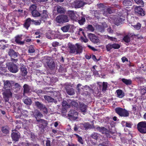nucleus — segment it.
Wrapping results in <instances>:
<instances>
[{
    "mask_svg": "<svg viewBox=\"0 0 146 146\" xmlns=\"http://www.w3.org/2000/svg\"><path fill=\"white\" fill-rule=\"evenodd\" d=\"M68 50L71 53H74L76 54H80L82 51V47L80 44L76 43L75 45L71 43L68 44Z\"/></svg>",
    "mask_w": 146,
    "mask_h": 146,
    "instance_id": "nucleus-1",
    "label": "nucleus"
},
{
    "mask_svg": "<svg viewBox=\"0 0 146 146\" xmlns=\"http://www.w3.org/2000/svg\"><path fill=\"white\" fill-rule=\"evenodd\" d=\"M91 3V1L90 0H86L85 1H79L72 3V7L75 8H79L82 7L85 4H89Z\"/></svg>",
    "mask_w": 146,
    "mask_h": 146,
    "instance_id": "nucleus-2",
    "label": "nucleus"
},
{
    "mask_svg": "<svg viewBox=\"0 0 146 146\" xmlns=\"http://www.w3.org/2000/svg\"><path fill=\"white\" fill-rule=\"evenodd\" d=\"M116 112L121 117H127L129 115L128 112L125 109L121 108H117L115 109Z\"/></svg>",
    "mask_w": 146,
    "mask_h": 146,
    "instance_id": "nucleus-3",
    "label": "nucleus"
},
{
    "mask_svg": "<svg viewBox=\"0 0 146 146\" xmlns=\"http://www.w3.org/2000/svg\"><path fill=\"white\" fill-rule=\"evenodd\" d=\"M138 131L142 133H146V121L139 122L137 125Z\"/></svg>",
    "mask_w": 146,
    "mask_h": 146,
    "instance_id": "nucleus-4",
    "label": "nucleus"
},
{
    "mask_svg": "<svg viewBox=\"0 0 146 146\" xmlns=\"http://www.w3.org/2000/svg\"><path fill=\"white\" fill-rule=\"evenodd\" d=\"M56 21L59 23H64L69 21L68 17L66 15H59L56 18Z\"/></svg>",
    "mask_w": 146,
    "mask_h": 146,
    "instance_id": "nucleus-5",
    "label": "nucleus"
},
{
    "mask_svg": "<svg viewBox=\"0 0 146 146\" xmlns=\"http://www.w3.org/2000/svg\"><path fill=\"white\" fill-rule=\"evenodd\" d=\"M68 116L69 119L71 120H75L78 117V113L74 110H71L68 112Z\"/></svg>",
    "mask_w": 146,
    "mask_h": 146,
    "instance_id": "nucleus-6",
    "label": "nucleus"
},
{
    "mask_svg": "<svg viewBox=\"0 0 146 146\" xmlns=\"http://www.w3.org/2000/svg\"><path fill=\"white\" fill-rule=\"evenodd\" d=\"M9 70L13 73H16L18 71V68L17 66L15 64L11 63L7 66Z\"/></svg>",
    "mask_w": 146,
    "mask_h": 146,
    "instance_id": "nucleus-7",
    "label": "nucleus"
},
{
    "mask_svg": "<svg viewBox=\"0 0 146 146\" xmlns=\"http://www.w3.org/2000/svg\"><path fill=\"white\" fill-rule=\"evenodd\" d=\"M3 97L6 102H8L9 98L12 96V93L10 89H7L3 93Z\"/></svg>",
    "mask_w": 146,
    "mask_h": 146,
    "instance_id": "nucleus-8",
    "label": "nucleus"
},
{
    "mask_svg": "<svg viewBox=\"0 0 146 146\" xmlns=\"http://www.w3.org/2000/svg\"><path fill=\"white\" fill-rule=\"evenodd\" d=\"M89 37L90 40L94 43H98L100 41L99 39L94 34H90L89 35Z\"/></svg>",
    "mask_w": 146,
    "mask_h": 146,
    "instance_id": "nucleus-9",
    "label": "nucleus"
},
{
    "mask_svg": "<svg viewBox=\"0 0 146 146\" xmlns=\"http://www.w3.org/2000/svg\"><path fill=\"white\" fill-rule=\"evenodd\" d=\"M74 27L73 25H68L62 27L61 29L64 32H66L68 31L69 29L72 30Z\"/></svg>",
    "mask_w": 146,
    "mask_h": 146,
    "instance_id": "nucleus-10",
    "label": "nucleus"
},
{
    "mask_svg": "<svg viewBox=\"0 0 146 146\" xmlns=\"http://www.w3.org/2000/svg\"><path fill=\"white\" fill-rule=\"evenodd\" d=\"M135 12L139 15L144 16L145 15L144 11L142 8L139 7H136L135 8Z\"/></svg>",
    "mask_w": 146,
    "mask_h": 146,
    "instance_id": "nucleus-11",
    "label": "nucleus"
},
{
    "mask_svg": "<svg viewBox=\"0 0 146 146\" xmlns=\"http://www.w3.org/2000/svg\"><path fill=\"white\" fill-rule=\"evenodd\" d=\"M35 105L37 108L40 109V110L42 109H44L45 112L47 111L46 108L45 107V106L41 103L38 101H36L35 102Z\"/></svg>",
    "mask_w": 146,
    "mask_h": 146,
    "instance_id": "nucleus-12",
    "label": "nucleus"
},
{
    "mask_svg": "<svg viewBox=\"0 0 146 146\" xmlns=\"http://www.w3.org/2000/svg\"><path fill=\"white\" fill-rule=\"evenodd\" d=\"M47 65L50 69H53L55 67V64L54 61L51 59L47 60L46 62Z\"/></svg>",
    "mask_w": 146,
    "mask_h": 146,
    "instance_id": "nucleus-13",
    "label": "nucleus"
},
{
    "mask_svg": "<svg viewBox=\"0 0 146 146\" xmlns=\"http://www.w3.org/2000/svg\"><path fill=\"white\" fill-rule=\"evenodd\" d=\"M20 136V133H19L13 132L11 134V136L13 140L16 142L18 141Z\"/></svg>",
    "mask_w": 146,
    "mask_h": 146,
    "instance_id": "nucleus-14",
    "label": "nucleus"
},
{
    "mask_svg": "<svg viewBox=\"0 0 146 146\" xmlns=\"http://www.w3.org/2000/svg\"><path fill=\"white\" fill-rule=\"evenodd\" d=\"M44 98L45 99L47 100L48 102H54L55 104L57 103V101L56 100L51 98L50 96L44 95Z\"/></svg>",
    "mask_w": 146,
    "mask_h": 146,
    "instance_id": "nucleus-15",
    "label": "nucleus"
},
{
    "mask_svg": "<svg viewBox=\"0 0 146 146\" xmlns=\"http://www.w3.org/2000/svg\"><path fill=\"white\" fill-rule=\"evenodd\" d=\"M22 35H18L15 37V41L18 44H24L23 41H21L22 40Z\"/></svg>",
    "mask_w": 146,
    "mask_h": 146,
    "instance_id": "nucleus-16",
    "label": "nucleus"
},
{
    "mask_svg": "<svg viewBox=\"0 0 146 146\" xmlns=\"http://www.w3.org/2000/svg\"><path fill=\"white\" fill-rule=\"evenodd\" d=\"M13 82L9 80H4V88H6L10 87L12 86V83Z\"/></svg>",
    "mask_w": 146,
    "mask_h": 146,
    "instance_id": "nucleus-17",
    "label": "nucleus"
},
{
    "mask_svg": "<svg viewBox=\"0 0 146 146\" xmlns=\"http://www.w3.org/2000/svg\"><path fill=\"white\" fill-rule=\"evenodd\" d=\"M41 20L44 21V22L48 17V15L47 13V11L46 10L43 11L42 13L41 14Z\"/></svg>",
    "mask_w": 146,
    "mask_h": 146,
    "instance_id": "nucleus-18",
    "label": "nucleus"
},
{
    "mask_svg": "<svg viewBox=\"0 0 146 146\" xmlns=\"http://www.w3.org/2000/svg\"><path fill=\"white\" fill-rule=\"evenodd\" d=\"M124 19L120 17H118L115 19L114 24L117 26H118L121 24L124 21Z\"/></svg>",
    "mask_w": 146,
    "mask_h": 146,
    "instance_id": "nucleus-19",
    "label": "nucleus"
},
{
    "mask_svg": "<svg viewBox=\"0 0 146 146\" xmlns=\"http://www.w3.org/2000/svg\"><path fill=\"white\" fill-rule=\"evenodd\" d=\"M135 35L133 34H128L127 35H126L124 36L123 40L126 42H129L130 40V36H133V35Z\"/></svg>",
    "mask_w": 146,
    "mask_h": 146,
    "instance_id": "nucleus-20",
    "label": "nucleus"
},
{
    "mask_svg": "<svg viewBox=\"0 0 146 146\" xmlns=\"http://www.w3.org/2000/svg\"><path fill=\"white\" fill-rule=\"evenodd\" d=\"M31 22H32V20L30 18L27 19L24 25L25 27L27 29L30 26Z\"/></svg>",
    "mask_w": 146,
    "mask_h": 146,
    "instance_id": "nucleus-21",
    "label": "nucleus"
},
{
    "mask_svg": "<svg viewBox=\"0 0 146 146\" xmlns=\"http://www.w3.org/2000/svg\"><path fill=\"white\" fill-rule=\"evenodd\" d=\"M37 121L43 126H46L47 125V121L43 119H37Z\"/></svg>",
    "mask_w": 146,
    "mask_h": 146,
    "instance_id": "nucleus-22",
    "label": "nucleus"
},
{
    "mask_svg": "<svg viewBox=\"0 0 146 146\" xmlns=\"http://www.w3.org/2000/svg\"><path fill=\"white\" fill-rule=\"evenodd\" d=\"M96 129L102 133H106L108 132V130L104 127H97Z\"/></svg>",
    "mask_w": 146,
    "mask_h": 146,
    "instance_id": "nucleus-23",
    "label": "nucleus"
},
{
    "mask_svg": "<svg viewBox=\"0 0 146 146\" xmlns=\"http://www.w3.org/2000/svg\"><path fill=\"white\" fill-rule=\"evenodd\" d=\"M34 115L36 119V120L37 119H38V117H43V115L39 111L37 110L35 111L34 113Z\"/></svg>",
    "mask_w": 146,
    "mask_h": 146,
    "instance_id": "nucleus-24",
    "label": "nucleus"
},
{
    "mask_svg": "<svg viewBox=\"0 0 146 146\" xmlns=\"http://www.w3.org/2000/svg\"><path fill=\"white\" fill-rule=\"evenodd\" d=\"M80 108L82 111L85 112L86 111L87 107L83 103H80Z\"/></svg>",
    "mask_w": 146,
    "mask_h": 146,
    "instance_id": "nucleus-25",
    "label": "nucleus"
},
{
    "mask_svg": "<svg viewBox=\"0 0 146 146\" xmlns=\"http://www.w3.org/2000/svg\"><path fill=\"white\" fill-rule=\"evenodd\" d=\"M56 10L59 13H63L65 11V9L61 6L58 5L56 6Z\"/></svg>",
    "mask_w": 146,
    "mask_h": 146,
    "instance_id": "nucleus-26",
    "label": "nucleus"
},
{
    "mask_svg": "<svg viewBox=\"0 0 146 146\" xmlns=\"http://www.w3.org/2000/svg\"><path fill=\"white\" fill-rule=\"evenodd\" d=\"M116 92L117 95V97L119 98H122L124 96V93L121 90H117Z\"/></svg>",
    "mask_w": 146,
    "mask_h": 146,
    "instance_id": "nucleus-27",
    "label": "nucleus"
},
{
    "mask_svg": "<svg viewBox=\"0 0 146 146\" xmlns=\"http://www.w3.org/2000/svg\"><path fill=\"white\" fill-rule=\"evenodd\" d=\"M68 13L70 18L73 20H75L76 19V17L74 12L72 11H68Z\"/></svg>",
    "mask_w": 146,
    "mask_h": 146,
    "instance_id": "nucleus-28",
    "label": "nucleus"
},
{
    "mask_svg": "<svg viewBox=\"0 0 146 146\" xmlns=\"http://www.w3.org/2000/svg\"><path fill=\"white\" fill-rule=\"evenodd\" d=\"M123 4L125 6H131L132 4L131 0H124L123 2Z\"/></svg>",
    "mask_w": 146,
    "mask_h": 146,
    "instance_id": "nucleus-29",
    "label": "nucleus"
},
{
    "mask_svg": "<svg viewBox=\"0 0 146 146\" xmlns=\"http://www.w3.org/2000/svg\"><path fill=\"white\" fill-rule=\"evenodd\" d=\"M24 88V95L25 93H28L29 92L30 90L29 87L28 85L25 84L23 86Z\"/></svg>",
    "mask_w": 146,
    "mask_h": 146,
    "instance_id": "nucleus-30",
    "label": "nucleus"
},
{
    "mask_svg": "<svg viewBox=\"0 0 146 146\" xmlns=\"http://www.w3.org/2000/svg\"><path fill=\"white\" fill-rule=\"evenodd\" d=\"M122 81L127 85H130L131 84L132 81L130 79H127L125 78L121 79Z\"/></svg>",
    "mask_w": 146,
    "mask_h": 146,
    "instance_id": "nucleus-31",
    "label": "nucleus"
},
{
    "mask_svg": "<svg viewBox=\"0 0 146 146\" xmlns=\"http://www.w3.org/2000/svg\"><path fill=\"white\" fill-rule=\"evenodd\" d=\"M31 13L32 16L34 17H38L40 15V13L36 10L32 11Z\"/></svg>",
    "mask_w": 146,
    "mask_h": 146,
    "instance_id": "nucleus-32",
    "label": "nucleus"
},
{
    "mask_svg": "<svg viewBox=\"0 0 146 146\" xmlns=\"http://www.w3.org/2000/svg\"><path fill=\"white\" fill-rule=\"evenodd\" d=\"M66 92L68 94L70 95H73L75 93L74 89L72 88L66 89Z\"/></svg>",
    "mask_w": 146,
    "mask_h": 146,
    "instance_id": "nucleus-33",
    "label": "nucleus"
},
{
    "mask_svg": "<svg viewBox=\"0 0 146 146\" xmlns=\"http://www.w3.org/2000/svg\"><path fill=\"white\" fill-rule=\"evenodd\" d=\"M74 135L76 136L77 138L78 141L81 144H83L84 143L83 140L82 139V138L78 135V134H75Z\"/></svg>",
    "mask_w": 146,
    "mask_h": 146,
    "instance_id": "nucleus-34",
    "label": "nucleus"
},
{
    "mask_svg": "<svg viewBox=\"0 0 146 146\" xmlns=\"http://www.w3.org/2000/svg\"><path fill=\"white\" fill-rule=\"evenodd\" d=\"M23 102L25 104L27 105L31 104L32 103L31 100L28 98H26L24 99L23 100Z\"/></svg>",
    "mask_w": 146,
    "mask_h": 146,
    "instance_id": "nucleus-35",
    "label": "nucleus"
},
{
    "mask_svg": "<svg viewBox=\"0 0 146 146\" xmlns=\"http://www.w3.org/2000/svg\"><path fill=\"white\" fill-rule=\"evenodd\" d=\"M111 46L112 48L114 49H118L120 47V46L119 44L116 43H111Z\"/></svg>",
    "mask_w": 146,
    "mask_h": 146,
    "instance_id": "nucleus-36",
    "label": "nucleus"
},
{
    "mask_svg": "<svg viewBox=\"0 0 146 146\" xmlns=\"http://www.w3.org/2000/svg\"><path fill=\"white\" fill-rule=\"evenodd\" d=\"M2 41L3 42H4L5 43H6L7 42L5 40H0V46H1V48L4 49H5V48H7L8 46L7 44L5 45H3L2 46L1 44H2L1 43V42Z\"/></svg>",
    "mask_w": 146,
    "mask_h": 146,
    "instance_id": "nucleus-37",
    "label": "nucleus"
},
{
    "mask_svg": "<svg viewBox=\"0 0 146 146\" xmlns=\"http://www.w3.org/2000/svg\"><path fill=\"white\" fill-rule=\"evenodd\" d=\"M21 69L23 75L24 76H25L27 74V71L26 68L24 66H22L21 68Z\"/></svg>",
    "mask_w": 146,
    "mask_h": 146,
    "instance_id": "nucleus-38",
    "label": "nucleus"
},
{
    "mask_svg": "<svg viewBox=\"0 0 146 146\" xmlns=\"http://www.w3.org/2000/svg\"><path fill=\"white\" fill-rule=\"evenodd\" d=\"M2 130L4 133L7 134L9 132V127L7 126H4L3 127Z\"/></svg>",
    "mask_w": 146,
    "mask_h": 146,
    "instance_id": "nucleus-39",
    "label": "nucleus"
},
{
    "mask_svg": "<svg viewBox=\"0 0 146 146\" xmlns=\"http://www.w3.org/2000/svg\"><path fill=\"white\" fill-rule=\"evenodd\" d=\"M34 47L32 46H29L28 48V52L29 53H32L35 52Z\"/></svg>",
    "mask_w": 146,
    "mask_h": 146,
    "instance_id": "nucleus-40",
    "label": "nucleus"
},
{
    "mask_svg": "<svg viewBox=\"0 0 146 146\" xmlns=\"http://www.w3.org/2000/svg\"><path fill=\"white\" fill-rule=\"evenodd\" d=\"M32 23L36 25H40L41 23V21L39 20L38 21H35L33 19L32 20Z\"/></svg>",
    "mask_w": 146,
    "mask_h": 146,
    "instance_id": "nucleus-41",
    "label": "nucleus"
},
{
    "mask_svg": "<svg viewBox=\"0 0 146 146\" xmlns=\"http://www.w3.org/2000/svg\"><path fill=\"white\" fill-rule=\"evenodd\" d=\"M106 49L107 51L110 52L112 49L111 46V43H109L106 46Z\"/></svg>",
    "mask_w": 146,
    "mask_h": 146,
    "instance_id": "nucleus-42",
    "label": "nucleus"
},
{
    "mask_svg": "<svg viewBox=\"0 0 146 146\" xmlns=\"http://www.w3.org/2000/svg\"><path fill=\"white\" fill-rule=\"evenodd\" d=\"M36 6L35 5L33 4L31 5L29 8V9L31 11V12L34 11L36 10Z\"/></svg>",
    "mask_w": 146,
    "mask_h": 146,
    "instance_id": "nucleus-43",
    "label": "nucleus"
},
{
    "mask_svg": "<svg viewBox=\"0 0 146 146\" xmlns=\"http://www.w3.org/2000/svg\"><path fill=\"white\" fill-rule=\"evenodd\" d=\"M132 26L133 27L134 29L137 30H139L141 26V24L139 23H137V24L135 25H132Z\"/></svg>",
    "mask_w": 146,
    "mask_h": 146,
    "instance_id": "nucleus-44",
    "label": "nucleus"
},
{
    "mask_svg": "<svg viewBox=\"0 0 146 146\" xmlns=\"http://www.w3.org/2000/svg\"><path fill=\"white\" fill-rule=\"evenodd\" d=\"M95 66H93L91 69V70L93 72L94 74L98 75V72L96 70L95 68Z\"/></svg>",
    "mask_w": 146,
    "mask_h": 146,
    "instance_id": "nucleus-45",
    "label": "nucleus"
},
{
    "mask_svg": "<svg viewBox=\"0 0 146 146\" xmlns=\"http://www.w3.org/2000/svg\"><path fill=\"white\" fill-rule=\"evenodd\" d=\"M82 34H83V35H84V37H82V36L81 37V39L84 42L86 43L88 41V40L86 38V37L85 36V35L84 34V32L83 31H82Z\"/></svg>",
    "mask_w": 146,
    "mask_h": 146,
    "instance_id": "nucleus-46",
    "label": "nucleus"
},
{
    "mask_svg": "<svg viewBox=\"0 0 146 146\" xmlns=\"http://www.w3.org/2000/svg\"><path fill=\"white\" fill-rule=\"evenodd\" d=\"M108 83L107 82H104L103 83V91H106L108 86Z\"/></svg>",
    "mask_w": 146,
    "mask_h": 146,
    "instance_id": "nucleus-47",
    "label": "nucleus"
},
{
    "mask_svg": "<svg viewBox=\"0 0 146 146\" xmlns=\"http://www.w3.org/2000/svg\"><path fill=\"white\" fill-rule=\"evenodd\" d=\"M62 106L64 107H65L66 108H68L70 106L66 101H64L62 102Z\"/></svg>",
    "mask_w": 146,
    "mask_h": 146,
    "instance_id": "nucleus-48",
    "label": "nucleus"
},
{
    "mask_svg": "<svg viewBox=\"0 0 146 146\" xmlns=\"http://www.w3.org/2000/svg\"><path fill=\"white\" fill-rule=\"evenodd\" d=\"M98 134L95 133H92L91 135L92 138L95 139H97L98 138Z\"/></svg>",
    "mask_w": 146,
    "mask_h": 146,
    "instance_id": "nucleus-49",
    "label": "nucleus"
},
{
    "mask_svg": "<svg viewBox=\"0 0 146 146\" xmlns=\"http://www.w3.org/2000/svg\"><path fill=\"white\" fill-rule=\"evenodd\" d=\"M85 21V18L84 17H82V19L80 20H79L78 21V23L80 25L83 24L84 23Z\"/></svg>",
    "mask_w": 146,
    "mask_h": 146,
    "instance_id": "nucleus-50",
    "label": "nucleus"
},
{
    "mask_svg": "<svg viewBox=\"0 0 146 146\" xmlns=\"http://www.w3.org/2000/svg\"><path fill=\"white\" fill-rule=\"evenodd\" d=\"M107 36L108 37V39L110 40L111 41H114L115 42H117V39L113 37H111L109 36Z\"/></svg>",
    "mask_w": 146,
    "mask_h": 146,
    "instance_id": "nucleus-51",
    "label": "nucleus"
},
{
    "mask_svg": "<svg viewBox=\"0 0 146 146\" xmlns=\"http://www.w3.org/2000/svg\"><path fill=\"white\" fill-rule=\"evenodd\" d=\"M15 52H15L13 49H9V51L8 52V54L11 57L13 54H15Z\"/></svg>",
    "mask_w": 146,
    "mask_h": 146,
    "instance_id": "nucleus-52",
    "label": "nucleus"
},
{
    "mask_svg": "<svg viewBox=\"0 0 146 146\" xmlns=\"http://www.w3.org/2000/svg\"><path fill=\"white\" fill-rule=\"evenodd\" d=\"M135 2L137 4L141 5H143V2L142 0H134Z\"/></svg>",
    "mask_w": 146,
    "mask_h": 146,
    "instance_id": "nucleus-53",
    "label": "nucleus"
},
{
    "mask_svg": "<svg viewBox=\"0 0 146 146\" xmlns=\"http://www.w3.org/2000/svg\"><path fill=\"white\" fill-rule=\"evenodd\" d=\"M83 125L86 129H88L90 127L91 125L88 123H86L84 124Z\"/></svg>",
    "mask_w": 146,
    "mask_h": 146,
    "instance_id": "nucleus-54",
    "label": "nucleus"
},
{
    "mask_svg": "<svg viewBox=\"0 0 146 146\" xmlns=\"http://www.w3.org/2000/svg\"><path fill=\"white\" fill-rule=\"evenodd\" d=\"M15 88L17 90H20L21 88V86L19 84L16 83L15 84Z\"/></svg>",
    "mask_w": 146,
    "mask_h": 146,
    "instance_id": "nucleus-55",
    "label": "nucleus"
},
{
    "mask_svg": "<svg viewBox=\"0 0 146 146\" xmlns=\"http://www.w3.org/2000/svg\"><path fill=\"white\" fill-rule=\"evenodd\" d=\"M87 28L89 30L92 32L94 31V29L92 25H88L87 27Z\"/></svg>",
    "mask_w": 146,
    "mask_h": 146,
    "instance_id": "nucleus-56",
    "label": "nucleus"
},
{
    "mask_svg": "<svg viewBox=\"0 0 146 146\" xmlns=\"http://www.w3.org/2000/svg\"><path fill=\"white\" fill-rule=\"evenodd\" d=\"M132 125V124L131 123V122H127L126 127L129 128H131Z\"/></svg>",
    "mask_w": 146,
    "mask_h": 146,
    "instance_id": "nucleus-57",
    "label": "nucleus"
},
{
    "mask_svg": "<svg viewBox=\"0 0 146 146\" xmlns=\"http://www.w3.org/2000/svg\"><path fill=\"white\" fill-rule=\"evenodd\" d=\"M59 43L57 42H54L52 43V45L54 47H56L59 45Z\"/></svg>",
    "mask_w": 146,
    "mask_h": 146,
    "instance_id": "nucleus-58",
    "label": "nucleus"
},
{
    "mask_svg": "<svg viewBox=\"0 0 146 146\" xmlns=\"http://www.w3.org/2000/svg\"><path fill=\"white\" fill-rule=\"evenodd\" d=\"M71 105L74 107H76L78 106V104L76 102L73 101L71 102Z\"/></svg>",
    "mask_w": 146,
    "mask_h": 146,
    "instance_id": "nucleus-59",
    "label": "nucleus"
},
{
    "mask_svg": "<svg viewBox=\"0 0 146 146\" xmlns=\"http://www.w3.org/2000/svg\"><path fill=\"white\" fill-rule=\"evenodd\" d=\"M106 11H107L108 12L109 14H111L112 13V11L111 10V8H109L106 9Z\"/></svg>",
    "mask_w": 146,
    "mask_h": 146,
    "instance_id": "nucleus-60",
    "label": "nucleus"
},
{
    "mask_svg": "<svg viewBox=\"0 0 146 146\" xmlns=\"http://www.w3.org/2000/svg\"><path fill=\"white\" fill-rule=\"evenodd\" d=\"M98 30L100 32H102L104 31V28L102 27V26H100V27H99Z\"/></svg>",
    "mask_w": 146,
    "mask_h": 146,
    "instance_id": "nucleus-61",
    "label": "nucleus"
},
{
    "mask_svg": "<svg viewBox=\"0 0 146 146\" xmlns=\"http://www.w3.org/2000/svg\"><path fill=\"white\" fill-rule=\"evenodd\" d=\"M121 60L123 62H124L125 61H128V59L125 57H123L121 58Z\"/></svg>",
    "mask_w": 146,
    "mask_h": 146,
    "instance_id": "nucleus-62",
    "label": "nucleus"
},
{
    "mask_svg": "<svg viewBox=\"0 0 146 146\" xmlns=\"http://www.w3.org/2000/svg\"><path fill=\"white\" fill-rule=\"evenodd\" d=\"M103 14L104 16H108V15H109V14L108 13L107 11H106V10L104 11V12L103 13Z\"/></svg>",
    "mask_w": 146,
    "mask_h": 146,
    "instance_id": "nucleus-63",
    "label": "nucleus"
},
{
    "mask_svg": "<svg viewBox=\"0 0 146 146\" xmlns=\"http://www.w3.org/2000/svg\"><path fill=\"white\" fill-rule=\"evenodd\" d=\"M108 32L110 33H112L113 32V31L112 30L110 27H109L107 29Z\"/></svg>",
    "mask_w": 146,
    "mask_h": 146,
    "instance_id": "nucleus-64",
    "label": "nucleus"
}]
</instances>
